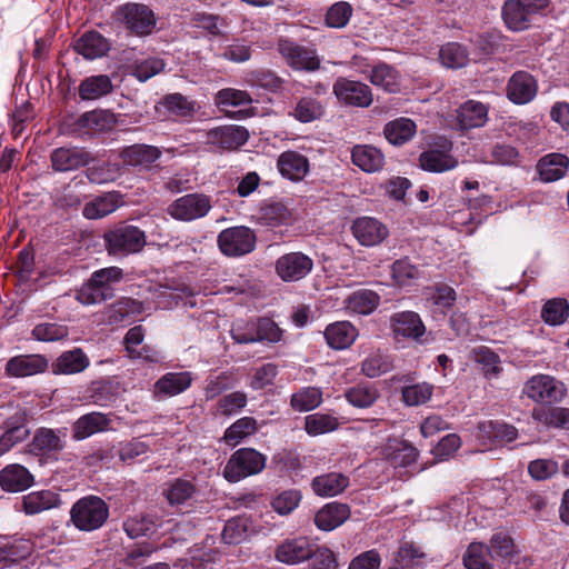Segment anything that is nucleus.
<instances>
[{
    "label": "nucleus",
    "instance_id": "nucleus-29",
    "mask_svg": "<svg viewBox=\"0 0 569 569\" xmlns=\"http://www.w3.org/2000/svg\"><path fill=\"white\" fill-rule=\"evenodd\" d=\"M350 517V508L346 503L330 502L315 516V525L323 531H331L341 526Z\"/></svg>",
    "mask_w": 569,
    "mask_h": 569
},
{
    "label": "nucleus",
    "instance_id": "nucleus-12",
    "mask_svg": "<svg viewBox=\"0 0 569 569\" xmlns=\"http://www.w3.org/2000/svg\"><path fill=\"white\" fill-rule=\"evenodd\" d=\"M333 93L340 102L358 108H367L373 100L372 91L368 84L346 78L336 80Z\"/></svg>",
    "mask_w": 569,
    "mask_h": 569
},
{
    "label": "nucleus",
    "instance_id": "nucleus-33",
    "mask_svg": "<svg viewBox=\"0 0 569 569\" xmlns=\"http://www.w3.org/2000/svg\"><path fill=\"white\" fill-rule=\"evenodd\" d=\"M192 382L191 372H167L154 383L157 397H173L186 391Z\"/></svg>",
    "mask_w": 569,
    "mask_h": 569
},
{
    "label": "nucleus",
    "instance_id": "nucleus-64",
    "mask_svg": "<svg viewBox=\"0 0 569 569\" xmlns=\"http://www.w3.org/2000/svg\"><path fill=\"white\" fill-rule=\"evenodd\" d=\"M488 547L482 542H472L463 555V565L467 569H492L487 556Z\"/></svg>",
    "mask_w": 569,
    "mask_h": 569
},
{
    "label": "nucleus",
    "instance_id": "nucleus-42",
    "mask_svg": "<svg viewBox=\"0 0 569 569\" xmlns=\"http://www.w3.org/2000/svg\"><path fill=\"white\" fill-rule=\"evenodd\" d=\"M311 486L316 495L333 497L349 486V478L340 472H330L316 477Z\"/></svg>",
    "mask_w": 569,
    "mask_h": 569
},
{
    "label": "nucleus",
    "instance_id": "nucleus-4",
    "mask_svg": "<svg viewBox=\"0 0 569 569\" xmlns=\"http://www.w3.org/2000/svg\"><path fill=\"white\" fill-rule=\"evenodd\" d=\"M212 198L203 192H191L174 199L167 208L168 214L177 221L192 222L208 216Z\"/></svg>",
    "mask_w": 569,
    "mask_h": 569
},
{
    "label": "nucleus",
    "instance_id": "nucleus-35",
    "mask_svg": "<svg viewBox=\"0 0 569 569\" xmlns=\"http://www.w3.org/2000/svg\"><path fill=\"white\" fill-rule=\"evenodd\" d=\"M90 366L88 356L80 348L62 352L52 363L56 375H74L84 371Z\"/></svg>",
    "mask_w": 569,
    "mask_h": 569
},
{
    "label": "nucleus",
    "instance_id": "nucleus-62",
    "mask_svg": "<svg viewBox=\"0 0 569 569\" xmlns=\"http://www.w3.org/2000/svg\"><path fill=\"white\" fill-rule=\"evenodd\" d=\"M249 520L244 517L229 519L223 527L221 537L228 545H238L248 537Z\"/></svg>",
    "mask_w": 569,
    "mask_h": 569
},
{
    "label": "nucleus",
    "instance_id": "nucleus-32",
    "mask_svg": "<svg viewBox=\"0 0 569 569\" xmlns=\"http://www.w3.org/2000/svg\"><path fill=\"white\" fill-rule=\"evenodd\" d=\"M122 203V194L119 191L104 192L96 197L83 207L82 214L87 219H100L116 211Z\"/></svg>",
    "mask_w": 569,
    "mask_h": 569
},
{
    "label": "nucleus",
    "instance_id": "nucleus-14",
    "mask_svg": "<svg viewBox=\"0 0 569 569\" xmlns=\"http://www.w3.org/2000/svg\"><path fill=\"white\" fill-rule=\"evenodd\" d=\"M93 160L91 153L81 147H59L51 151V168L56 172L74 171L88 167Z\"/></svg>",
    "mask_w": 569,
    "mask_h": 569
},
{
    "label": "nucleus",
    "instance_id": "nucleus-43",
    "mask_svg": "<svg viewBox=\"0 0 569 569\" xmlns=\"http://www.w3.org/2000/svg\"><path fill=\"white\" fill-rule=\"evenodd\" d=\"M426 555L413 543L405 542L388 569H423Z\"/></svg>",
    "mask_w": 569,
    "mask_h": 569
},
{
    "label": "nucleus",
    "instance_id": "nucleus-5",
    "mask_svg": "<svg viewBox=\"0 0 569 569\" xmlns=\"http://www.w3.org/2000/svg\"><path fill=\"white\" fill-rule=\"evenodd\" d=\"M107 248L113 254H130L142 250L146 236L142 230L131 224H119L104 234Z\"/></svg>",
    "mask_w": 569,
    "mask_h": 569
},
{
    "label": "nucleus",
    "instance_id": "nucleus-18",
    "mask_svg": "<svg viewBox=\"0 0 569 569\" xmlns=\"http://www.w3.org/2000/svg\"><path fill=\"white\" fill-rule=\"evenodd\" d=\"M48 369V360L44 356L18 355L10 358L4 367V375L9 378H26L42 373Z\"/></svg>",
    "mask_w": 569,
    "mask_h": 569
},
{
    "label": "nucleus",
    "instance_id": "nucleus-6",
    "mask_svg": "<svg viewBox=\"0 0 569 569\" xmlns=\"http://www.w3.org/2000/svg\"><path fill=\"white\" fill-rule=\"evenodd\" d=\"M144 310L142 301L131 297H121L102 309L101 321L109 326H129L138 321Z\"/></svg>",
    "mask_w": 569,
    "mask_h": 569
},
{
    "label": "nucleus",
    "instance_id": "nucleus-44",
    "mask_svg": "<svg viewBox=\"0 0 569 569\" xmlns=\"http://www.w3.org/2000/svg\"><path fill=\"white\" fill-rule=\"evenodd\" d=\"M386 457L395 468L408 467L417 460L418 450L407 441L395 440L386 447Z\"/></svg>",
    "mask_w": 569,
    "mask_h": 569
},
{
    "label": "nucleus",
    "instance_id": "nucleus-11",
    "mask_svg": "<svg viewBox=\"0 0 569 569\" xmlns=\"http://www.w3.org/2000/svg\"><path fill=\"white\" fill-rule=\"evenodd\" d=\"M452 143L443 139L441 144L432 147L419 156V166L422 170L433 173H442L453 170L459 160L451 154Z\"/></svg>",
    "mask_w": 569,
    "mask_h": 569
},
{
    "label": "nucleus",
    "instance_id": "nucleus-58",
    "mask_svg": "<svg viewBox=\"0 0 569 569\" xmlns=\"http://www.w3.org/2000/svg\"><path fill=\"white\" fill-rule=\"evenodd\" d=\"M157 527L153 517L149 515H136L123 522V530L132 539L152 535Z\"/></svg>",
    "mask_w": 569,
    "mask_h": 569
},
{
    "label": "nucleus",
    "instance_id": "nucleus-50",
    "mask_svg": "<svg viewBox=\"0 0 569 569\" xmlns=\"http://www.w3.org/2000/svg\"><path fill=\"white\" fill-rule=\"evenodd\" d=\"M197 492L196 485L187 479H174L163 491L164 497L171 506H180L193 498Z\"/></svg>",
    "mask_w": 569,
    "mask_h": 569
},
{
    "label": "nucleus",
    "instance_id": "nucleus-53",
    "mask_svg": "<svg viewBox=\"0 0 569 569\" xmlns=\"http://www.w3.org/2000/svg\"><path fill=\"white\" fill-rule=\"evenodd\" d=\"M370 81L373 86L382 88L387 92L399 91L397 70L386 63H379L372 68Z\"/></svg>",
    "mask_w": 569,
    "mask_h": 569
},
{
    "label": "nucleus",
    "instance_id": "nucleus-15",
    "mask_svg": "<svg viewBox=\"0 0 569 569\" xmlns=\"http://www.w3.org/2000/svg\"><path fill=\"white\" fill-rule=\"evenodd\" d=\"M278 50L293 69L313 71L320 66V61L313 50L301 47L288 39L279 40Z\"/></svg>",
    "mask_w": 569,
    "mask_h": 569
},
{
    "label": "nucleus",
    "instance_id": "nucleus-7",
    "mask_svg": "<svg viewBox=\"0 0 569 569\" xmlns=\"http://www.w3.org/2000/svg\"><path fill=\"white\" fill-rule=\"evenodd\" d=\"M218 246L228 257H240L256 248L257 237L253 230L244 226L231 227L218 234Z\"/></svg>",
    "mask_w": 569,
    "mask_h": 569
},
{
    "label": "nucleus",
    "instance_id": "nucleus-2",
    "mask_svg": "<svg viewBox=\"0 0 569 569\" xmlns=\"http://www.w3.org/2000/svg\"><path fill=\"white\" fill-rule=\"evenodd\" d=\"M267 457L249 447L236 450L223 467L222 475L229 482H238L260 473L266 468Z\"/></svg>",
    "mask_w": 569,
    "mask_h": 569
},
{
    "label": "nucleus",
    "instance_id": "nucleus-22",
    "mask_svg": "<svg viewBox=\"0 0 569 569\" xmlns=\"http://www.w3.org/2000/svg\"><path fill=\"white\" fill-rule=\"evenodd\" d=\"M277 168L283 178L298 182L308 174L310 163L305 154L296 150H287L278 157Z\"/></svg>",
    "mask_w": 569,
    "mask_h": 569
},
{
    "label": "nucleus",
    "instance_id": "nucleus-20",
    "mask_svg": "<svg viewBox=\"0 0 569 569\" xmlns=\"http://www.w3.org/2000/svg\"><path fill=\"white\" fill-rule=\"evenodd\" d=\"M355 238L361 246L375 247L380 244L389 234L388 228L376 218L360 217L351 226Z\"/></svg>",
    "mask_w": 569,
    "mask_h": 569
},
{
    "label": "nucleus",
    "instance_id": "nucleus-34",
    "mask_svg": "<svg viewBox=\"0 0 569 569\" xmlns=\"http://www.w3.org/2000/svg\"><path fill=\"white\" fill-rule=\"evenodd\" d=\"M256 222L262 227L276 228L286 226L291 220V212L280 201L263 203L254 216Z\"/></svg>",
    "mask_w": 569,
    "mask_h": 569
},
{
    "label": "nucleus",
    "instance_id": "nucleus-47",
    "mask_svg": "<svg viewBox=\"0 0 569 569\" xmlns=\"http://www.w3.org/2000/svg\"><path fill=\"white\" fill-rule=\"evenodd\" d=\"M347 308L359 315H370L379 303L380 296L368 289H361L352 292L346 300Z\"/></svg>",
    "mask_w": 569,
    "mask_h": 569
},
{
    "label": "nucleus",
    "instance_id": "nucleus-8",
    "mask_svg": "<svg viewBox=\"0 0 569 569\" xmlns=\"http://www.w3.org/2000/svg\"><path fill=\"white\" fill-rule=\"evenodd\" d=\"M117 16L138 36H149L156 30L154 12L146 4L128 2L117 9Z\"/></svg>",
    "mask_w": 569,
    "mask_h": 569
},
{
    "label": "nucleus",
    "instance_id": "nucleus-9",
    "mask_svg": "<svg viewBox=\"0 0 569 569\" xmlns=\"http://www.w3.org/2000/svg\"><path fill=\"white\" fill-rule=\"evenodd\" d=\"M68 428H38L30 442V451L36 456L56 457L67 446Z\"/></svg>",
    "mask_w": 569,
    "mask_h": 569
},
{
    "label": "nucleus",
    "instance_id": "nucleus-21",
    "mask_svg": "<svg viewBox=\"0 0 569 569\" xmlns=\"http://www.w3.org/2000/svg\"><path fill=\"white\" fill-rule=\"evenodd\" d=\"M249 138V132L240 126H221L208 132V141L221 150H237L243 146Z\"/></svg>",
    "mask_w": 569,
    "mask_h": 569
},
{
    "label": "nucleus",
    "instance_id": "nucleus-26",
    "mask_svg": "<svg viewBox=\"0 0 569 569\" xmlns=\"http://www.w3.org/2000/svg\"><path fill=\"white\" fill-rule=\"evenodd\" d=\"M60 503V495L52 490L32 491L22 497L21 510L28 516H34L53 509Z\"/></svg>",
    "mask_w": 569,
    "mask_h": 569
},
{
    "label": "nucleus",
    "instance_id": "nucleus-61",
    "mask_svg": "<svg viewBox=\"0 0 569 569\" xmlns=\"http://www.w3.org/2000/svg\"><path fill=\"white\" fill-rule=\"evenodd\" d=\"M247 403L248 397L243 391H233L218 400L216 412L222 417H231L240 412Z\"/></svg>",
    "mask_w": 569,
    "mask_h": 569
},
{
    "label": "nucleus",
    "instance_id": "nucleus-37",
    "mask_svg": "<svg viewBox=\"0 0 569 569\" xmlns=\"http://www.w3.org/2000/svg\"><path fill=\"white\" fill-rule=\"evenodd\" d=\"M113 91L111 78L107 74H96L84 78L79 87L78 94L83 101L98 100Z\"/></svg>",
    "mask_w": 569,
    "mask_h": 569
},
{
    "label": "nucleus",
    "instance_id": "nucleus-27",
    "mask_svg": "<svg viewBox=\"0 0 569 569\" xmlns=\"http://www.w3.org/2000/svg\"><path fill=\"white\" fill-rule=\"evenodd\" d=\"M489 107L480 101L468 100L457 110V120L461 129L483 127L488 121Z\"/></svg>",
    "mask_w": 569,
    "mask_h": 569
},
{
    "label": "nucleus",
    "instance_id": "nucleus-31",
    "mask_svg": "<svg viewBox=\"0 0 569 569\" xmlns=\"http://www.w3.org/2000/svg\"><path fill=\"white\" fill-rule=\"evenodd\" d=\"M518 437V430L515 426L502 421H485L478 427V438L483 442L499 445L512 442Z\"/></svg>",
    "mask_w": 569,
    "mask_h": 569
},
{
    "label": "nucleus",
    "instance_id": "nucleus-55",
    "mask_svg": "<svg viewBox=\"0 0 569 569\" xmlns=\"http://www.w3.org/2000/svg\"><path fill=\"white\" fill-rule=\"evenodd\" d=\"M472 355L473 360L482 366V371L486 379L491 380L499 377L501 367L498 355L485 346L475 348L472 350Z\"/></svg>",
    "mask_w": 569,
    "mask_h": 569
},
{
    "label": "nucleus",
    "instance_id": "nucleus-38",
    "mask_svg": "<svg viewBox=\"0 0 569 569\" xmlns=\"http://www.w3.org/2000/svg\"><path fill=\"white\" fill-rule=\"evenodd\" d=\"M32 548L29 540L8 537L0 540V565L3 567L26 559L31 555Z\"/></svg>",
    "mask_w": 569,
    "mask_h": 569
},
{
    "label": "nucleus",
    "instance_id": "nucleus-63",
    "mask_svg": "<svg viewBox=\"0 0 569 569\" xmlns=\"http://www.w3.org/2000/svg\"><path fill=\"white\" fill-rule=\"evenodd\" d=\"M257 342L274 345L282 340L284 331L269 317L257 318Z\"/></svg>",
    "mask_w": 569,
    "mask_h": 569
},
{
    "label": "nucleus",
    "instance_id": "nucleus-46",
    "mask_svg": "<svg viewBox=\"0 0 569 569\" xmlns=\"http://www.w3.org/2000/svg\"><path fill=\"white\" fill-rule=\"evenodd\" d=\"M380 397L378 388L372 383H358L345 391L346 400L357 408H369Z\"/></svg>",
    "mask_w": 569,
    "mask_h": 569
},
{
    "label": "nucleus",
    "instance_id": "nucleus-10",
    "mask_svg": "<svg viewBox=\"0 0 569 569\" xmlns=\"http://www.w3.org/2000/svg\"><path fill=\"white\" fill-rule=\"evenodd\" d=\"M313 269V260L301 251L280 256L274 263L277 276L284 282L305 279Z\"/></svg>",
    "mask_w": 569,
    "mask_h": 569
},
{
    "label": "nucleus",
    "instance_id": "nucleus-49",
    "mask_svg": "<svg viewBox=\"0 0 569 569\" xmlns=\"http://www.w3.org/2000/svg\"><path fill=\"white\" fill-rule=\"evenodd\" d=\"M323 113L325 107L319 100L312 97H302L297 101L290 116L301 123H308L320 119Z\"/></svg>",
    "mask_w": 569,
    "mask_h": 569
},
{
    "label": "nucleus",
    "instance_id": "nucleus-60",
    "mask_svg": "<svg viewBox=\"0 0 569 569\" xmlns=\"http://www.w3.org/2000/svg\"><path fill=\"white\" fill-rule=\"evenodd\" d=\"M91 183L104 184L114 181L120 174V167L117 163L100 162L88 167L84 171Z\"/></svg>",
    "mask_w": 569,
    "mask_h": 569
},
{
    "label": "nucleus",
    "instance_id": "nucleus-23",
    "mask_svg": "<svg viewBox=\"0 0 569 569\" xmlns=\"http://www.w3.org/2000/svg\"><path fill=\"white\" fill-rule=\"evenodd\" d=\"M161 154L162 151L158 147L136 143L126 147L121 151L120 158L126 166L149 170L160 159Z\"/></svg>",
    "mask_w": 569,
    "mask_h": 569
},
{
    "label": "nucleus",
    "instance_id": "nucleus-45",
    "mask_svg": "<svg viewBox=\"0 0 569 569\" xmlns=\"http://www.w3.org/2000/svg\"><path fill=\"white\" fill-rule=\"evenodd\" d=\"M221 44L217 49V56L232 62H244L250 56V46L244 38H218Z\"/></svg>",
    "mask_w": 569,
    "mask_h": 569
},
{
    "label": "nucleus",
    "instance_id": "nucleus-56",
    "mask_svg": "<svg viewBox=\"0 0 569 569\" xmlns=\"http://www.w3.org/2000/svg\"><path fill=\"white\" fill-rule=\"evenodd\" d=\"M569 317V303L566 299L553 298L545 302L541 318L549 326H559Z\"/></svg>",
    "mask_w": 569,
    "mask_h": 569
},
{
    "label": "nucleus",
    "instance_id": "nucleus-36",
    "mask_svg": "<svg viewBox=\"0 0 569 569\" xmlns=\"http://www.w3.org/2000/svg\"><path fill=\"white\" fill-rule=\"evenodd\" d=\"M358 336V330L349 321H337L327 326L325 338L330 348L342 350L350 347Z\"/></svg>",
    "mask_w": 569,
    "mask_h": 569
},
{
    "label": "nucleus",
    "instance_id": "nucleus-51",
    "mask_svg": "<svg viewBox=\"0 0 569 569\" xmlns=\"http://www.w3.org/2000/svg\"><path fill=\"white\" fill-rule=\"evenodd\" d=\"M322 402V391L317 387H303L291 396L290 405L293 410L306 412L316 409Z\"/></svg>",
    "mask_w": 569,
    "mask_h": 569
},
{
    "label": "nucleus",
    "instance_id": "nucleus-1",
    "mask_svg": "<svg viewBox=\"0 0 569 569\" xmlns=\"http://www.w3.org/2000/svg\"><path fill=\"white\" fill-rule=\"evenodd\" d=\"M109 518L107 502L93 495L77 500L70 509V521L79 530L91 532L100 529Z\"/></svg>",
    "mask_w": 569,
    "mask_h": 569
},
{
    "label": "nucleus",
    "instance_id": "nucleus-54",
    "mask_svg": "<svg viewBox=\"0 0 569 569\" xmlns=\"http://www.w3.org/2000/svg\"><path fill=\"white\" fill-rule=\"evenodd\" d=\"M393 369L392 358L380 350L371 352L362 362L361 371L369 378H377Z\"/></svg>",
    "mask_w": 569,
    "mask_h": 569
},
{
    "label": "nucleus",
    "instance_id": "nucleus-13",
    "mask_svg": "<svg viewBox=\"0 0 569 569\" xmlns=\"http://www.w3.org/2000/svg\"><path fill=\"white\" fill-rule=\"evenodd\" d=\"M316 545L307 537L284 539L274 551V558L286 565H299L312 558Z\"/></svg>",
    "mask_w": 569,
    "mask_h": 569
},
{
    "label": "nucleus",
    "instance_id": "nucleus-48",
    "mask_svg": "<svg viewBox=\"0 0 569 569\" xmlns=\"http://www.w3.org/2000/svg\"><path fill=\"white\" fill-rule=\"evenodd\" d=\"M257 420L252 417H242L229 426L223 435V440L228 446L236 447L243 439L257 432Z\"/></svg>",
    "mask_w": 569,
    "mask_h": 569
},
{
    "label": "nucleus",
    "instance_id": "nucleus-39",
    "mask_svg": "<svg viewBox=\"0 0 569 569\" xmlns=\"http://www.w3.org/2000/svg\"><path fill=\"white\" fill-rule=\"evenodd\" d=\"M417 131V126L409 118H397L387 122L383 127V134L389 143L402 146L410 141Z\"/></svg>",
    "mask_w": 569,
    "mask_h": 569
},
{
    "label": "nucleus",
    "instance_id": "nucleus-41",
    "mask_svg": "<svg viewBox=\"0 0 569 569\" xmlns=\"http://www.w3.org/2000/svg\"><path fill=\"white\" fill-rule=\"evenodd\" d=\"M529 12L518 0H507L502 7V18L509 30L519 32L526 30L531 21Z\"/></svg>",
    "mask_w": 569,
    "mask_h": 569
},
{
    "label": "nucleus",
    "instance_id": "nucleus-17",
    "mask_svg": "<svg viewBox=\"0 0 569 569\" xmlns=\"http://www.w3.org/2000/svg\"><path fill=\"white\" fill-rule=\"evenodd\" d=\"M538 92V82L532 74L520 70L515 72L506 88L507 98L515 104L531 102Z\"/></svg>",
    "mask_w": 569,
    "mask_h": 569
},
{
    "label": "nucleus",
    "instance_id": "nucleus-52",
    "mask_svg": "<svg viewBox=\"0 0 569 569\" xmlns=\"http://www.w3.org/2000/svg\"><path fill=\"white\" fill-rule=\"evenodd\" d=\"M108 38H77L73 49L87 60L101 58L110 50Z\"/></svg>",
    "mask_w": 569,
    "mask_h": 569
},
{
    "label": "nucleus",
    "instance_id": "nucleus-59",
    "mask_svg": "<svg viewBox=\"0 0 569 569\" xmlns=\"http://www.w3.org/2000/svg\"><path fill=\"white\" fill-rule=\"evenodd\" d=\"M339 426L338 419L327 413L309 415L305 419V430L309 436H319L331 432Z\"/></svg>",
    "mask_w": 569,
    "mask_h": 569
},
{
    "label": "nucleus",
    "instance_id": "nucleus-30",
    "mask_svg": "<svg viewBox=\"0 0 569 569\" xmlns=\"http://www.w3.org/2000/svg\"><path fill=\"white\" fill-rule=\"evenodd\" d=\"M351 160L355 166L365 172L380 171L385 166V154L371 144H357L351 150Z\"/></svg>",
    "mask_w": 569,
    "mask_h": 569
},
{
    "label": "nucleus",
    "instance_id": "nucleus-24",
    "mask_svg": "<svg viewBox=\"0 0 569 569\" xmlns=\"http://www.w3.org/2000/svg\"><path fill=\"white\" fill-rule=\"evenodd\" d=\"M33 483V475L22 465L11 463L0 470V487L3 491L21 492Z\"/></svg>",
    "mask_w": 569,
    "mask_h": 569
},
{
    "label": "nucleus",
    "instance_id": "nucleus-3",
    "mask_svg": "<svg viewBox=\"0 0 569 569\" xmlns=\"http://www.w3.org/2000/svg\"><path fill=\"white\" fill-rule=\"evenodd\" d=\"M567 387L562 381L543 373L532 376L522 387V395L536 403L561 402L567 397Z\"/></svg>",
    "mask_w": 569,
    "mask_h": 569
},
{
    "label": "nucleus",
    "instance_id": "nucleus-28",
    "mask_svg": "<svg viewBox=\"0 0 569 569\" xmlns=\"http://www.w3.org/2000/svg\"><path fill=\"white\" fill-rule=\"evenodd\" d=\"M532 419L549 429L569 430V408L559 406H539L531 412Z\"/></svg>",
    "mask_w": 569,
    "mask_h": 569
},
{
    "label": "nucleus",
    "instance_id": "nucleus-16",
    "mask_svg": "<svg viewBox=\"0 0 569 569\" xmlns=\"http://www.w3.org/2000/svg\"><path fill=\"white\" fill-rule=\"evenodd\" d=\"M390 330L397 340L419 341L426 332V327L417 312L407 310L391 315Z\"/></svg>",
    "mask_w": 569,
    "mask_h": 569
},
{
    "label": "nucleus",
    "instance_id": "nucleus-25",
    "mask_svg": "<svg viewBox=\"0 0 569 569\" xmlns=\"http://www.w3.org/2000/svg\"><path fill=\"white\" fill-rule=\"evenodd\" d=\"M536 168L541 181L555 182L566 176L569 169V158L563 153H548L539 159Z\"/></svg>",
    "mask_w": 569,
    "mask_h": 569
},
{
    "label": "nucleus",
    "instance_id": "nucleus-19",
    "mask_svg": "<svg viewBox=\"0 0 569 569\" xmlns=\"http://www.w3.org/2000/svg\"><path fill=\"white\" fill-rule=\"evenodd\" d=\"M111 413L92 411L79 417L71 427L72 439L81 441L96 433L106 432L111 429Z\"/></svg>",
    "mask_w": 569,
    "mask_h": 569
},
{
    "label": "nucleus",
    "instance_id": "nucleus-57",
    "mask_svg": "<svg viewBox=\"0 0 569 569\" xmlns=\"http://www.w3.org/2000/svg\"><path fill=\"white\" fill-rule=\"evenodd\" d=\"M439 59L445 67L458 69L467 66L469 53L460 43L449 42L440 48Z\"/></svg>",
    "mask_w": 569,
    "mask_h": 569
},
{
    "label": "nucleus",
    "instance_id": "nucleus-40",
    "mask_svg": "<svg viewBox=\"0 0 569 569\" xmlns=\"http://www.w3.org/2000/svg\"><path fill=\"white\" fill-rule=\"evenodd\" d=\"M3 425L6 430L0 436V456H3L16 445L24 441L30 433L22 418L11 417Z\"/></svg>",
    "mask_w": 569,
    "mask_h": 569
}]
</instances>
